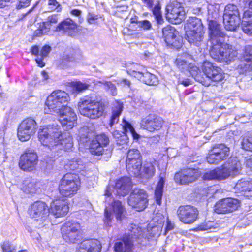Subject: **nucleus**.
I'll use <instances>...</instances> for the list:
<instances>
[{
  "label": "nucleus",
  "instance_id": "obj_1",
  "mask_svg": "<svg viewBox=\"0 0 252 252\" xmlns=\"http://www.w3.org/2000/svg\"><path fill=\"white\" fill-rule=\"evenodd\" d=\"M38 138L41 144L53 152L62 149L67 150L73 146L72 138L70 133H62L59 128L52 126L40 129Z\"/></svg>",
  "mask_w": 252,
  "mask_h": 252
},
{
  "label": "nucleus",
  "instance_id": "obj_2",
  "mask_svg": "<svg viewBox=\"0 0 252 252\" xmlns=\"http://www.w3.org/2000/svg\"><path fill=\"white\" fill-rule=\"evenodd\" d=\"M78 107L81 115L92 119L102 116L106 108L105 105L96 100L94 94L81 98L78 103Z\"/></svg>",
  "mask_w": 252,
  "mask_h": 252
},
{
  "label": "nucleus",
  "instance_id": "obj_3",
  "mask_svg": "<svg viewBox=\"0 0 252 252\" xmlns=\"http://www.w3.org/2000/svg\"><path fill=\"white\" fill-rule=\"evenodd\" d=\"M237 50L231 45L223 41L211 47L210 54L217 62L228 63L233 61L237 56Z\"/></svg>",
  "mask_w": 252,
  "mask_h": 252
},
{
  "label": "nucleus",
  "instance_id": "obj_4",
  "mask_svg": "<svg viewBox=\"0 0 252 252\" xmlns=\"http://www.w3.org/2000/svg\"><path fill=\"white\" fill-rule=\"evenodd\" d=\"M69 100L67 93L62 90L53 92L47 98L45 105L48 108H45L46 113H55L64 107Z\"/></svg>",
  "mask_w": 252,
  "mask_h": 252
},
{
  "label": "nucleus",
  "instance_id": "obj_5",
  "mask_svg": "<svg viewBox=\"0 0 252 252\" xmlns=\"http://www.w3.org/2000/svg\"><path fill=\"white\" fill-rule=\"evenodd\" d=\"M79 185L80 182L76 176L67 173L60 181L59 192L64 197H71L76 193Z\"/></svg>",
  "mask_w": 252,
  "mask_h": 252
},
{
  "label": "nucleus",
  "instance_id": "obj_6",
  "mask_svg": "<svg viewBox=\"0 0 252 252\" xmlns=\"http://www.w3.org/2000/svg\"><path fill=\"white\" fill-rule=\"evenodd\" d=\"M242 168L241 162L236 159L225 162L220 167L215 169L217 180H224L229 176H233L240 173Z\"/></svg>",
  "mask_w": 252,
  "mask_h": 252
},
{
  "label": "nucleus",
  "instance_id": "obj_7",
  "mask_svg": "<svg viewBox=\"0 0 252 252\" xmlns=\"http://www.w3.org/2000/svg\"><path fill=\"white\" fill-rule=\"evenodd\" d=\"M166 17L170 23L180 24L185 19V11L182 3L177 1L168 4L166 8Z\"/></svg>",
  "mask_w": 252,
  "mask_h": 252
},
{
  "label": "nucleus",
  "instance_id": "obj_8",
  "mask_svg": "<svg viewBox=\"0 0 252 252\" xmlns=\"http://www.w3.org/2000/svg\"><path fill=\"white\" fill-rule=\"evenodd\" d=\"M36 129L35 121L32 118H28L20 124L17 131L18 137L21 141H27L35 134Z\"/></svg>",
  "mask_w": 252,
  "mask_h": 252
},
{
  "label": "nucleus",
  "instance_id": "obj_9",
  "mask_svg": "<svg viewBox=\"0 0 252 252\" xmlns=\"http://www.w3.org/2000/svg\"><path fill=\"white\" fill-rule=\"evenodd\" d=\"M140 152L137 149H130L128 151L126 161L127 171L134 176H138L141 168L142 159Z\"/></svg>",
  "mask_w": 252,
  "mask_h": 252
},
{
  "label": "nucleus",
  "instance_id": "obj_10",
  "mask_svg": "<svg viewBox=\"0 0 252 252\" xmlns=\"http://www.w3.org/2000/svg\"><path fill=\"white\" fill-rule=\"evenodd\" d=\"M128 204L138 211L143 210L147 206V195L145 191L134 189L128 199Z\"/></svg>",
  "mask_w": 252,
  "mask_h": 252
},
{
  "label": "nucleus",
  "instance_id": "obj_11",
  "mask_svg": "<svg viewBox=\"0 0 252 252\" xmlns=\"http://www.w3.org/2000/svg\"><path fill=\"white\" fill-rule=\"evenodd\" d=\"M229 148L224 144L215 146L209 152L207 161L210 164H218L229 157Z\"/></svg>",
  "mask_w": 252,
  "mask_h": 252
},
{
  "label": "nucleus",
  "instance_id": "obj_12",
  "mask_svg": "<svg viewBox=\"0 0 252 252\" xmlns=\"http://www.w3.org/2000/svg\"><path fill=\"white\" fill-rule=\"evenodd\" d=\"M56 114L59 115V121L66 130L73 128L76 123L77 115L73 110L67 105Z\"/></svg>",
  "mask_w": 252,
  "mask_h": 252
},
{
  "label": "nucleus",
  "instance_id": "obj_13",
  "mask_svg": "<svg viewBox=\"0 0 252 252\" xmlns=\"http://www.w3.org/2000/svg\"><path fill=\"white\" fill-rule=\"evenodd\" d=\"M202 70L205 77L212 81L220 82L224 79V73L221 68L210 62L203 63Z\"/></svg>",
  "mask_w": 252,
  "mask_h": 252
},
{
  "label": "nucleus",
  "instance_id": "obj_14",
  "mask_svg": "<svg viewBox=\"0 0 252 252\" xmlns=\"http://www.w3.org/2000/svg\"><path fill=\"white\" fill-rule=\"evenodd\" d=\"M38 161L37 154L33 150H27L21 156L19 165L24 171H31L35 168Z\"/></svg>",
  "mask_w": 252,
  "mask_h": 252
},
{
  "label": "nucleus",
  "instance_id": "obj_15",
  "mask_svg": "<svg viewBox=\"0 0 252 252\" xmlns=\"http://www.w3.org/2000/svg\"><path fill=\"white\" fill-rule=\"evenodd\" d=\"M177 213L180 220L185 224L193 223L198 215L197 209L190 205L181 206L177 210Z\"/></svg>",
  "mask_w": 252,
  "mask_h": 252
},
{
  "label": "nucleus",
  "instance_id": "obj_16",
  "mask_svg": "<svg viewBox=\"0 0 252 252\" xmlns=\"http://www.w3.org/2000/svg\"><path fill=\"white\" fill-rule=\"evenodd\" d=\"M240 202L237 199L227 198L217 202L215 205V211L218 214H227L236 210Z\"/></svg>",
  "mask_w": 252,
  "mask_h": 252
},
{
  "label": "nucleus",
  "instance_id": "obj_17",
  "mask_svg": "<svg viewBox=\"0 0 252 252\" xmlns=\"http://www.w3.org/2000/svg\"><path fill=\"white\" fill-rule=\"evenodd\" d=\"M163 120L155 115H149L142 119L140 122L141 128L151 132L159 130L163 126Z\"/></svg>",
  "mask_w": 252,
  "mask_h": 252
},
{
  "label": "nucleus",
  "instance_id": "obj_18",
  "mask_svg": "<svg viewBox=\"0 0 252 252\" xmlns=\"http://www.w3.org/2000/svg\"><path fill=\"white\" fill-rule=\"evenodd\" d=\"M80 225L78 223L67 222L63 225L61 231L63 239L67 242L74 243L79 236Z\"/></svg>",
  "mask_w": 252,
  "mask_h": 252
},
{
  "label": "nucleus",
  "instance_id": "obj_19",
  "mask_svg": "<svg viewBox=\"0 0 252 252\" xmlns=\"http://www.w3.org/2000/svg\"><path fill=\"white\" fill-rule=\"evenodd\" d=\"M201 172L197 169L187 168L175 175V180L181 184H189L195 181L200 176Z\"/></svg>",
  "mask_w": 252,
  "mask_h": 252
},
{
  "label": "nucleus",
  "instance_id": "obj_20",
  "mask_svg": "<svg viewBox=\"0 0 252 252\" xmlns=\"http://www.w3.org/2000/svg\"><path fill=\"white\" fill-rule=\"evenodd\" d=\"M208 29L212 46L217 45L219 43L223 41L225 34L221 30L220 25L216 21L211 20L209 22Z\"/></svg>",
  "mask_w": 252,
  "mask_h": 252
},
{
  "label": "nucleus",
  "instance_id": "obj_21",
  "mask_svg": "<svg viewBox=\"0 0 252 252\" xmlns=\"http://www.w3.org/2000/svg\"><path fill=\"white\" fill-rule=\"evenodd\" d=\"M164 40L167 45L172 47L179 48L181 46L180 38L177 37L178 32L174 28L167 26L162 30Z\"/></svg>",
  "mask_w": 252,
  "mask_h": 252
},
{
  "label": "nucleus",
  "instance_id": "obj_22",
  "mask_svg": "<svg viewBox=\"0 0 252 252\" xmlns=\"http://www.w3.org/2000/svg\"><path fill=\"white\" fill-rule=\"evenodd\" d=\"M30 216L35 220L42 219L48 214L46 204L42 201H36L29 209Z\"/></svg>",
  "mask_w": 252,
  "mask_h": 252
},
{
  "label": "nucleus",
  "instance_id": "obj_23",
  "mask_svg": "<svg viewBox=\"0 0 252 252\" xmlns=\"http://www.w3.org/2000/svg\"><path fill=\"white\" fill-rule=\"evenodd\" d=\"M128 71L130 75L134 76L147 85H156L158 83V78L155 75L147 71H137L130 68Z\"/></svg>",
  "mask_w": 252,
  "mask_h": 252
},
{
  "label": "nucleus",
  "instance_id": "obj_24",
  "mask_svg": "<svg viewBox=\"0 0 252 252\" xmlns=\"http://www.w3.org/2000/svg\"><path fill=\"white\" fill-rule=\"evenodd\" d=\"M243 51V59L247 63L239 65L240 73H249L252 76V46H245Z\"/></svg>",
  "mask_w": 252,
  "mask_h": 252
},
{
  "label": "nucleus",
  "instance_id": "obj_25",
  "mask_svg": "<svg viewBox=\"0 0 252 252\" xmlns=\"http://www.w3.org/2000/svg\"><path fill=\"white\" fill-rule=\"evenodd\" d=\"M77 60L76 51L74 50L66 51L60 61L59 65L63 69L73 68L77 65Z\"/></svg>",
  "mask_w": 252,
  "mask_h": 252
},
{
  "label": "nucleus",
  "instance_id": "obj_26",
  "mask_svg": "<svg viewBox=\"0 0 252 252\" xmlns=\"http://www.w3.org/2000/svg\"><path fill=\"white\" fill-rule=\"evenodd\" d=\"M51 212L57 217L64 216L69 211L68 202L66 200H56L50 206Z\"/></svg>",
  "mask_w": 252,
  "mask_h": 252
},
{
  "label": "nucleus",
  "instance_id": "obj_27",
  "mask_svg": "<svg viewBox=\"0 0 252 252\" xmlns=\"http://www.w3.org/2000/svg\"><path fill=\"white\" fill-rule=\"evenodd\" d=\"M132 187V183L131 179L128 177H123L116 181L114 189L117 194L124 196L129 193Z\"/></svg>",
  "mask_w": 252,
  "mask_h": 252
},
{
  "label": "nucleus",
  "instance_id": "obj_28",
  "mask_svg": "<svg viewBox=\"0 0 252 252\" xmlns=\"http://www.w3.org/2000/svg\"><path fill=\"white\" fill-rule=\"evenodd\" d=\"M157 161L153 159L145 161L141 168L139 169V174L137 176H140L141 178L145 179H149L152 177L156 172V167L158 165Z\"/></svg>",
  "mask_w": 252,
  "mask_h": 252
},
{
  "label": "nucleus",
  "instance_id": "obj_29",
  "mask_svg": "<svg viewBox=\"0 0 252 252\" xmlns=\"http://www.w3.org/2000/svg\"><path fill=\"white\" fill-rule=\"evenodd\" d=\"M133 248V241L130 235H125L122 239L115 243L114 250L115 252H131Z\"/></svg>",
  "mask_w": 252,
  "mask_h": 252
},
{
  "label": "nucleus",
  "instance_id": "obj_30",
  "mask_svg": "<svg viewBox=\"0 0 252 252\" xmlns=\"http://www.w3.org/2000/svg\"><path fill=\"white\" fill-rule=\"evenodd\" d=\"M101 244L97 239L83 241L76 252H100Z\"/></svg>",
  "mask_w": 252,
  "mask_h": 252
},
{
  "label": "nucleus",
  "instance_id": "obj_31",
  "mask_svg": "<svg viewBox=\"0 0 252 252\" xmlns=\"http://www.w3.org/2000/svg\"><path fill=\"white\" fill-rule=\"evenodd\" d=\"M77 25L70 18H67L60 23L56 27V31H63L69 36H73L77 32Z\"/></svg>",
  "mask_w": 252,
  "mask_h": 252
},
{
  "label": "nucleus",
  "instance_id": "obj_32",
  "mask_svg": "<svg viewBox=\"0 0 252 252\" xmlns=\"http://www.w3.org/2000/svg\"><path fill=\"white\" fill-rule=\"evenodd\" d=\"M204 30H187V39L190 44L199 46L204 39Z\"/></svg>",
  "mask_w": 252,
  "mask_h": 252
},
{
  "label": "nucleus",
  "instance_id": "obj_33",
  "mask_svg": "<svg viewBox=\"0 0 252 252\" xmlns=\"http://www.w3.org/2000/svg\"><path fill=\"white\" fill-rule=\"evenodd\" d=\"M234 189L238 192H244L246 196H252V180L250 181L244 179L239 180L236 184Z\"/></svg>",
  "mask_w": 252,
  "mask_h": 252
},
{
  "label": "nucleus",
  "instance_id": "obj_34",
  "mask_svg": "<svg viewBox=\"0 0 252 252\" xmlns=\"http://www.w3.org/2000/svg\"><path fill=\"white\" fill-rule=\"evenodd\" d=\"M39 189L36 181L30 178L25 179L21 185V189L26 193H36Z\"/></svg>",
  "mask_w": 252,
  "mask_h": 252
},
{
  "label": "nucleus",
  "instance_id": "obj_35",
  "mask_svg": "<svg viewBox=\"0 0 252 252\" xmlns=\"http://www.w3.org/2000/svg\"><path fill=\"white\" fill-rule=\"evenodd\" d=\"M112 207L113 214L117 220H121L126 218V211L121 202L119 201H114Z\"/></svg>",
  "mask_w": 252,
  "mask_h": 252
},
{
  "label": "nucleus",
  "instance_id": "obj_36",
  "mask_svg": "<svg viewBox=\"0 0 252 252\" xmlns=\"http://www.w3.org/2000/svg\"><path fill=\"white\" fill-rule=\"evenodd\" d=\"M112 107V115L111 116V126L118 121V118L123 110V103L117 100L113 102Z\"/></svg>",
  "mask_w": 252,
  "mask_h": 252
},
{
  "label": "nucleus",
  "instance_id": "obj_37",
  "mask_svg": "<svg viewBox=\"0 0 252 252\" xmlns=\"http://www.w3.org/2000/svg\"><path fill=\"white\" fill-rule=\"evenodd\" d=\"M187 30H204L201 19L196 17H190L186 24Z\"/></svg>",
  "mask_w": 252,
  "mask_h": 252
},
{
  "label": "nucleus",
  "instance_id": "obj_38",
  "mask_svg": "<svg viewBox=\"0 0 252 252\" xmlns=\"http://www.w3.org/2000/svg\"><path fill=\"white\" fill-rule=\"evenodd\" d=\"M192 77L197 81L202 83L205 86H209L210 83L207 82L205 80L204 74H202L198 67L196 66L190 67L189 70H188Z\"/></svg>",
  "mask_w": 252,
  "mask_h": 252
},
{
  "label": "nucleus",
  "instance_id": "obj_39",
  "mask_svg": "<svg viewBox=\"0 0 252 252\" xmlns=\"http://www.w3.org/2000/svg\"><path fill=\"white\" fill-rule=\"evenodd\" d=\"M231 16H234L235 20L237 21L238 20V16H240V13L236 5L229 4L225 7L223 17H225V20L227 21Z\"/></svg>",
  "mask_w": 252,
  "mask_h": 252
},
{
  "label": "nucleus",
  "instance_id": "obj_40",
  "mask_svg": "<svg viewBox=\"0 0 252 252\" xmlns=\"http://www.w3.org/2000/svg\"><path fill=\"white\" fill-rule=\"evenodd\" d=\"M165 180L164 177L162 175L160 176V179L158 181L155 191V197L157 204L160 205L161 203V198L162 196L163 188L164 185Z\"/></svg>",
  "mask_w": 252,
  "mask_h": 252
},
{
  "label": "nucleus",
  "instance_id": "obj_41",
  "mask_svg": "<svg viewBox=\"0 0 252 252\" xmlns=\"http://www.w3.org/2000/svg\"><path fill=\"white\" fill-rule=\"evenodd\" d=\"M240 21L241 19L240 16H238V20L237 21L235 20L234 16H231L227 21L225 20V18L223 17V24L224 27L227 31H234L239 25Z\"/></svg>",
  "mask_w": 252,
  "mask_h": 252
},
{
  "label": "nucleus",
  "instance_id": "obj_42",
  "mask_svg": "<svg viewBox=\"0 0 252 252\" xmlns=\"http://www.w3.org/2000/svg\"><path fill=\"white\" fill-rule=\"evenodd\" d=\"M86 20L90 25H98L100 22L104 21V19L100 15L89 12L87 16Z\"/></svg>",
  "mask_w": 252,
  "mask_h": 252
},
{
  "label": "nucleus",
  "instance_id": "obj_43",
  "mask_svg": "<svg viewBox=\"0 0 252 252\" xmlns=\"http://www.w3.org/2000/svg\"><path fill=\"white\" fill-rule=\"evenodd\" d=\"M50 51L51 47L49 45H45L42 47L39 56L35 59L38 66L43 67L45 65V63L42 61V59L48 55Z\"/></svg>",
  "mask_w": 252,
  "mask_h": 252
},
{
  "label": "nucleus",
  "instance_id": "obj_44",
  "mask_svg": "<svg viewBox=\"0 0 252 252\" xmlns=\"http://www.w3.org/2000/svg\"><path fill=\"white\" fill-rule=\"evenodd\" d=\"M129 231L130 232L128 233L125 234L126 235H130L132 237V240L134 241L135 239L140 238L142 236V230L141 228L136 225L131 224L129 228Z\"/></svg>",
  "mask_w": 252,
  "mask_h": 252
},
{
  "label": "nucleus",
  "instance_id": "obj_45",
  "mask_svg": "<svg viewBox=\"0 0 252 252\" xmlns=\"http://www.w3.org/2000/svg\"><path fill=\"white\" fill-rule=\"evenodd\" d=\"M37 29L33 33V37H40L44 34H47L49 32V28L45 26L43 22L38 23L37 24Z\"/></svg>",
  "mask_w": 252,
  "mask_h": 252
},
{
  "label": "nucleus",
  "instance_id": "obj_46",
  "mask_svg": "<svg viewBox=\"0 0 252 252\" xmlns=\"http://www.w3.org/2000/svg\"><path fill=\"white\" fill-rule=\"evenodd\" d=\"M65 166L66 169L74 170L77 169H81L83 164L81 159L77 158L69 160Z\"/></svg>",
  "mask_w": 252,
  "mask_h": 252
},
{
  "label": "nucleus",
  "instance_id": "obj_47",
  "mask_svg": "<svg viewBox=\"0 0 252 252\" xmlns=\"http://www.w3.org/2000/svg\"><path fill=\"white\" fill-rule=\"evenodd\" d=\"M90 152L93 155H100L102 154L103 149L96 140H93L90 146Z\"/></svg>",
  "mask_w": 252,
  "mask_h": 252
},
{
  "label": "nucleus",
  "instance_id": "obj_48",
  "mask_svg": "<svg viewBox=\"0 0 252 252\" xmlns=\"http://www.w3.org/2000/svg\"><path fill=\"white\" fill-rule=\"evenodd\" d=\"M241 146L243 149L252 152V136L244 137L241 142Z\"/></svg>",
  "mask_w": 252,
  "mask_h": 252
},
{
  "label": "nucleus",
  "instance_id": "obj_49",
  "mask_svg": "<svg viewBox=\"0 0 252 252\" xmlns=\"http://www.w3.org/2000/svg\"><path fill=\"white\" fill-rule=\"evenodd\" d=\"M72 86L73 89L78 92H82L88 89L89 85L85 83H82L80 81L72 83Z\"/></svg>",
  "mask_w": 252,
  "mask_h": 252
},
{
  "label": "nucleus",
  "instance_id": "obj_50",
  "mask_svg": "<svg viewBox=\"0 0 252 252\" xmlns=\"http://www.w3.org/2000/svg\"><path fill=\"white\" fill-rule=\"evenodd\" d=\"M151 9H152L153 14L155 16L158 23L160 24L162 21V19L160 11L161 7L159 3L155 5L154 7Z\"/></svg>",
  "mask_w": 252,
  "mask_h": 252
},
{
  "label": "nucleus",
  "instance_id": "obj_51",
  "mask_svg": "<svg viewBox=\"0 0 252 252\" xmlns=\"http://www.w3.org/2000/svg\"><path fill=\"white\" fill-rule=\"evenodd\" d=\"M176 63L178 68L182 71H188L190 66L189 64L184 60L181 59H177Z\"/></svg>",
  "mask_w": 252,
  "mask_h": 252
},
{
  "label": "nucleus",
  "instance_id": "obj_52",
  "mask_svg": "<svg viewBox=\"0 0 252 252\" xmlns=\"http://www.w3.org/2000/svg\"><path fill=\"white\" fill-rule=\"evenodd\" d=\"M125 130L126 132H129L130 134L132 136L134 139H138L139 138V135L136 133L134 128L131 125V124L128 122H126L124 126Z\"/></svg>",
  "mask_w": 252,
  "mask_h": 252
},
{
  "label": "nucleus",
  "instance_id": "obj_53",
  "mask_svg": "<svg viewBox=\"0 0 252 252\" xmlns=\"http://www.w3.org/2000/svg\"><path fill=\"white\" fill-rule=\"evenodd\" d=\"M48 5L51 11H56L59 12L62 10L61 4L56 0H49Z\"/></svg>",
  "mask_w": 252,
  "mask_h": 252
},
{
  "label": "nucleus",
  "instance_id": "obj_54",
  "mask_svg": "<svg viewBox=\"0 0 252 252\" xmlns=\"http://www.w3.org/2000/svg\"><path fill=\"white\" fill-rule=\"evenodd\" d=\"M58 21V17L57 15H52L50 16H49L47 19L46 21L43 23L45 24V26L46 27L49 28V31L50 30L51 27L52 25L56 24Z\"/></svg>",
  "mask_w": 252,
  "mask_h": 252
},
{
  "label": "nucleus",
  "instance_id": "obj_55",
  "mask_svg": "<svg viewBox=\"0 0 252 252\" xmlns=\"http://www.w3.org/2000/svg\"><path fill=\"white\" fill-rule=\"evenodd\" d=\"M242 23L252 24V12L249 10L244 11L242 19Z\"/></svg>",
  "mask_w": 252,
  "mask_h": 252
},
{
  "label": "nucleus",
  "instance_id": "obj_56",
  "mask_svg": "<svg viewBox=\"0 0 252 252\" xmlns=\"http://www.w3.org/2000/svg\"><path fill=\"white\" fill-rule=\"evenodd\" d=\"M204 180H217L216 174L215 170H212L205 173L203 175Z\"/></svg>",
  "mask_w": 252,
  "mask_h": 252
},
{
  "label": "nucleus",
  "instance_id": "obj_57",
  "mask_svg": "<svg viewBox=\"0 0 252 252\" xmlns=\"http://www.w3.org/2000/svg\"><path fill=\"white\" fill-rule=\"evenodd\" d=\"M96 140L102 147L106 146L109 143V138L103 134L97 136Z\"/></svg>",
  "mask_w": 252,
  "mask_h": 252
},
{
  "label": "nucleus",
  "instance_id": "obj_58",
  "mask_svg": "<svg viewBox=\"0 0 252 252\" xmlns=\"http://www.w3.org/2000/svg\"><path fill=\"white\" fill-rule=\"evenodd\" d=\"M119 136H116V134L114 133L113 135L115 138H117L118 140H116V143L119 145H123L124 144L127 142V138L125 135H121L119 134Z\"/></svg>",
  "mask_w": 252,
  "mask_h": 252
},
{
  "label": "nucleus",
  "instance_id": "obj_59",
  "mask_svg": "<svg viewBox=\"0 0 252 252\" xmlns=\"http://www.w3.org/2000/svg\"><path fill=\"white\" fill-rule=\"evenodd\" d=\"M138 27L143 29L144 30H150L152 28L151 23L148 20H143L139 21L138 23Z\"/></svg>",
  "mask_w": 252,
  "mask_h": 252
},
{
  "label": "nucleus",
  "instance_id": "obj_60",
  "mask_svg": "<svg viewBox=\"0 0 252 252\" xmlns=\"http://www.w3.org/2000/svg\"><path fill=\"white\" fill-rule=\"evenodd\" d=\"M242 30L243 32L247 34H252V24L242 23Z\"/></svg>",
  "mask_w": 252,
  "mask_h": 252
},
{
  "label": "nucleus",
  "instance_id": "obj_61",
  "mask_svg": "<svg viewBox=\"0 0 252 252\" xmlns=\"http://www.w3.org/2000/svg\"><path fill=\"white\" fill-rule=\"evenodd\" d=\"M212 226L211 222H205L200 225L197 229L200 231H205L210 229Z\"/></svg>",
  "mask_w": 252,
  "mask_h": 252
},
{
  "label": "nucleus",
  "instance_id": "obj_62",
  "mask_svg": "<svg viewBox=\"0 0 252 252\" xmlns=\"http://www.w3.org/2000/svg\"><path fill=\"white\" fill-rule=\"evenodd\" d=\"M110 209L106 207L104 211V216H105V219H104V223L107 225H109V222L110 221Z\"/></svg>",
  "mask_w": 252,
  "mask_h": 252
},
{
  "label": "nucleus",
  "instance_id": "obj_63",
  "mask_svg": "<svg viewBox=\"0 0 252 252\" xmlns=\"http://www.w3.org/2000/svg\"><path fill=\"white\" fill-rule=\"evenodd\" d=\"M3 252H12V249L9 242H4L1 244Z\"/></svg>",
  "mask_w": 252,
  "mask_h": 252
},
{
  "label": "nucleus",
  "instance_id": "obj_64",
  "mask_svg": "<svg viewBox=\"0 0 252 252\" xmlns=\"http://www.w3.org/2000/svg\"><path fill=\"white\" fill-rule=\"evenodd\" d=\"M178 82L183 84L184 86H188L191 84V81L189 79L179 78Z\"/></svg>",
  "mask_w": 252,
  "mask_h": 252
}]
</instances>
